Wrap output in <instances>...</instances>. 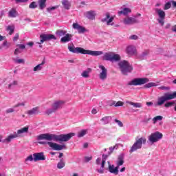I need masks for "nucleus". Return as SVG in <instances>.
<instances>
[{
  "label": "nucleus",
  "mask_w": 176,
  "mask_h": 176,
  "mask_svg": "<svg viewBox=\"0 0 176 176\" xmlns=\"http://www.w3.org/2000/svg\"><path fill=\"white\" fill-rule=\"evenodd\" d=\"M163 138V133H160L159 131H156L155 133H151L148 136V141L151 142V144H155V142H157V141L162 140Z\"/></svg>",
  "instance_id": "nucleus-11"
},
{
  "label": "nucleus",
  "mask_w": 176,
  "mask_h": 176,
  "mask_svg": "<svg viewBox=\"0 0 176 176\" xmlns=\"http://www.w3.org/2000/svg\"><path fill=\"white\" fill-rule=\"evenodd\" d=\"M100 163H101V159L97 158V160H96V164L98 165V164H100Z\"/></svg>",
  "instance_id": "nucleus-58"
},
{
  "label": "nucleus",
  "mask_w": 176,
  "mask_h": 176,
  "mask_svg": "<svg viewBox=\"0 0 176 176\" xmlns=\"http://www.w3.org/2000/svg\"><path fill=\"white\" fill-rule=\"evenodd\" d=\"M17 10L16 9L12 8L8 12V17H11L12 19H14V17H17Z\"/></svg>",
  "instance_id": "nucleus-26"
},
{
  "label": "nucleus",
  "mask_w": 176,
  "mask_h": 176,
  "mask_svg": "<svg viewBox=\"0 0 176 176\" xmlns=\"http://www.w3.org/2000/svg\"><path fill=\"white\" fill-rule=\"evenodd\" d=\"M170 8H171V1H168L165 4L164 10H168V9H170Z\"/></svg>",
  "instance_id": "nucleus-40"
},
{
  "label": "nucleus",
  "mask_w": 176,
  "mask_h": 176,
  "mask_svg": "<svg viewBox=\"0 0 176 176\" xmlns=\"http://www.w3.org/2000/svg\"><path fill=\"white\" fill-rule=\"evenodd\" d=\"M156 87V83L155 82H148L144 85L145 89H150V87Z\"/></svg>",
  "instance_id": "nucleus-37"
},
{
  "label": "nucleus",
  "mask_w": 176,
  "mask_h": 176,
  "mask_svg": "<svg viewBox=\"0 0 176 176\" xmlns=\"http://www.w3.org/2000/svg\"><path fill=\"white\" fill-rule=\"evenodd\" d=\"M29 129L30 128L28 126H25L21 129H19L16 133H15L14 134H10L7 138L3 140V142L9 144V142L14 140V138H19V137H21V134H23V133H28Z\"/></svg>",
  "instance_id": "nucleus-4"
},
{
  "label": "nucleus",
  "mask_w": 176,
  "mask_h": 176,
  "mask_svg": "<svg viewBox=\"0 0 176 176\" xmlns=\"http://www.w3.org/2000/svg\"><path fill=\"white\" fill-rule=\"evenodd\" d=\"M72 27L74 30H77L78 34H84V32H86V28L79 25L78 23H74Z\"/></svg>",
  "instance_id": "nucleus-18"
},
{
  "label": "nucleus",
  "mask_w": 176,
  "mask_h": 176,
  "mask_svg": "<svg viewBox=\"0 0 176 176\" xmlns=\"http://www.w3.org/2000/svg\"><path fill=\"white\" fill-rule=\"evenodd\" d=\"M45 63H46V61L45 60V58H44L43 60V61L41 62V63H40V64L37 65L36 67H34L33 70L34 72L41 71L42 69V65H45Z\"/></svg>",
  "instance_id": "nucleus-28"
},
{
  "label": "nucleus",
  "mask_w": 176,
  "mask_h": 176,
  "mask_svg": "<svg viewBox=\"0 0 176 176\" xmlns=\"http://www.w3.org/2000/svg\"><path fill=\"white\" fill-rule=\"evenodd\" d=\"M68 50L72 53H80L81 54H89V56H101L104 54L102 51H92L89 50H85L80 47H74V46H69Z\"/></svg>",
  "instance_id": "nucleus-2"
},
{
  "label": "nucleus",
  "mask_w": 176,
  "mask_h": 176,
  "mask_svg": "<svg viewBox=\"0 0 176 176\" xmlns=\"http://www.w3.org/2000/svg\"><path fill=\"white\" fill-rule=\"evenodd\" d=\"M62 5L67 10H69L71 8V3L68 0H62Z\"/></svg>",
  "instance_id": "nucleus-27"
},
{
  "label": "nucleus",
  "mask_w": 176,
  "mask_h": 176,
  "mask_svg": "<svg viewBox=\"0 0 176 176\" xmlns=\"http://www.w3.org/2000/svg\"><path fill=\"white\" fill-rule=\"evenodd\" d=\"M124 102L122 101H118L116 103L115 107H123Z\"/></svg>",
  "instance_id": "nucleus-45"
},
{
  "label": "nucleus",
  "mask_w": 176,
  "mask_h": 176,
  "mask_svg": "<svg viewBox=\"0 0 176 176\" xmlns=\"http://www.w3.org/2000/svg\"><path fill=\"white\" fill-rule=\"evenodd\" d=\"M148 82H149V79L146 78H138L130 81L128 85L129 86H141L148 83Z\"/></svg>",
  "instance_id": "nucleus-10"
},
{
  "label": "nucleus",
  "mask_w": 176,
  "mask_h": 176,
  "mask_svg": "<svg viewBox=\"0 0 176 176\" xmlns=\"http://www.w3.org/2000/svg\"><path fill=\"white\" fill-rule=\"evenodd\" d=\"M29 116H32V115H38L39 113V107H36L27 111Z\"/></svg>",
  "instance_id": "nucleus-23"
},
{
  "label": "nucleus",
  "mask_w": 176,
  "mask_h": 176,
  "mask_svg": "<svg viewBox=\"0 0 176 176\" xmlns=\"http://www.w3.org/2000/svg\"><path fill=\"white\" fill-rule=\"evenodd\" d=\"M36 8H38V5H36V2L32 1L30 5H29V8L30 9H36Z\"/></svg>",
  "instance_id": "nucleus-38"
},
{
  "label": "nucleus",
  "mask_w": 176,
  "mask_h": 176,
  "mask_svg": "<svg viewBox=\"0 0 176 176\" xmlns=\"http://www.w3.org/2000/svg\"><path fill=\"white\" fill-rule=\"evenodd\" d=\"M113 19H114L113 16L111 17V15L109 14V13H107L106 17L102 19V23H104V21H107V25H109V24H111V23L113 21Z\"/></svg>",
  "instance_id": "nucleus-22"
},
{
  "label": "nucleus",
  "mask_w": 176,
  "mask_h": 176,
  "mask_svg": "<svg viewBox=\"0 0 176 176\" xmlns=\"http://www.w3.org/2000/svg\"><path fill=\"white\" fill-rule=\"evenodd\" d=\"M115 122H116V123H118V124L120 127H123V122H122L120 120L116 119Z\"/></svg>",
  "instance_id": "nucleus-46"
},
{
  "label": "nucleus",
  "mask_w": 176,
  "mask_h": 176,
  "mask_svg": "<svg viewBox=\"0 0 176 176\" xmlns=\"http://www.w3.org/2000/svg\"><path fill=\"white\" fill-rule=\"evenodd\" d=\"M38 7L42 10L46 8V0H38Z\"/></svg>",
  "instance_id": "nucleus-30"
},
{
  "label": "nucleus",
  "mask_w": 176,
  "mask_h": 176,
  "mask_svg": "<svg viewBox=\"0 0 176 176\" xmlns=\"http://www.w3.org/2000/svg\"><path fill=\"white\" fill-rule=\"evenodd\" d=\"M17 3L28 2V0H15Z\"/></svg>",
  "instance_id": "nucleus-56"
},
{
  "label": "nucleus",
  "mask_w": 176,
  "mask_h": 176,
  "mask_svg": "<svg viewBox=\"0 0 176 176\" xmlns=\"http://www.w3.org/2000/svg\"><path fill=\"white\" fill-rule=\"evenodd\" d=\"M101 167L102 168H104V167H105V161H102Z\"/></svg>",
  "instance_id": "nucleus-64"
},
{
  "label": "nucleus",
  "mask_w": 176,
  "mask_h": 176,
  "mask_svg": "<svg viewBox=\"0 0 176 176\" xmlns=\"http://www.w3.org/2000/svg\"><path fill=\"white\" fill-rule=\"evenodd\" d=\"M72 39V34L67 33L60 38V42H62V43H67V42L71 41Z\"/></svg>",
  "instance_id": "nucleus-19"
},
{
  "label": "nucleus",
  "mask_w": 176,
  "mask_h": 176,
  "mask_svg": "<svg viewBox=\"0 0 176 176\" xmlns=\"http://www.w3.org/2000/svg\"><path fill=\"white\" fill-rule=\"evenodd\" d=\"M87 133V131L86 130H81L78 133V138H81V137H85Z\"/></svg>",
  "instance_id": "nucleus-36"
},
{
  "label": "nucleus",
  "mask_w": 176,
  "mask_h": 176,
  "mask_svg": "<svg viewBox=\"0 0 176 176\" xmlns=\"http://www.w3.org/2000/svg\"><path fill=\"white\" fill-rule=\"evenodd\" d=\"M19 49H22V50H24L25 49V45H23V44H21V45H18Z\"/></svg>",
  "instance_id": "nucleus-57"
},
{
  "label": "nucleus",
  "mask_w": 176,
  "mask_h": 176,
  "mask_svg": "<svg viewBox=\"0 0 176 176\" xmlns=\"http://www.w3.org/2000/svg\"><path fill=\"white\" fill-rule=\"evenodd\" d=\"M130 39H132V40H134V41H137V39H138V36H137L135 34L131 35L130 36Z\"/></svg>",
  "instance_id": "nucleus-49"
},
{
  "label": "nucleus",
  "mask_w": 176,
  "mask_h": 176,
  "mask_svg": "<svg viewBox=\"0 0 176 176\" xmlns=\"http://www.w3.org/2000/svg\"><path fill=\"white\" fill-rule=\"evenodd\" d=\"M146 105H147L148 107H151V106L153 105V102H146Z\"/></svg>",
  "instance_id": "nucleus-59"
},
{
  "label": "nucleus",
  "mask_w": 176,
  "mask_h": 176,
  "mask_svg": "<svg viewBox=\"0 0 176 176\" xmlns=\"http://www.w3.org/2000/svg\"><path fill=\"white\" fill-rule=\"evenodd\" d=\"M14 85H17V81H14L12 84L9 85V87H10V86H13Z\"/></svg>",
  "instance_id": "nucleus-63"
},
{
  "label": "nucleus",
  "mask_w": 176,
  "mask_h": 176,
  "mask_svg": "<svg viewBox=\"0 0 176 176\" xmlns=\"http://www.w3.org/2000/svg\"><path fill=\"white\" fill-rule=\"evenodd\" d=\"M72 137H75V133L60 135L43 133L39 135L37 137V140L38 141L45 140L46 141H56V142H67V141H69Z\"/></svg>",
  "instance_id": "nucleus-1"
},
{
  "label": "nucleus",
  "mask_w": 176,
  "mask_h": 176,
  "mask_svg": "<svg viewBox=\"0 0 176 176\" xmlns=\"http://www.w3.org/2000/svg\"><path fill=\"white\" fill-rule=\"evenodd\" d=\"M40 42H38V45H42L43 42H46V41H50V39L56 40V36L54 34H42L40 35Z\"/></svg>",
  "instance_id": "nucleus-12"
},
{
  "label": "nucleus",
  "mask_w": 176,
  "mask_h": 176,
  "mask_svg": "<svg viewBox=\"0 0 176 176\" xmlns=\"http://www.w3.org/2000/svg\"><path fill=\"white\" fill-rule=\"evenodd\" d=\"M34 160V157H32V155H29L26 159L25 162H32Z\"/></svg>",
  "instance_id": "nucleus-47"
},
{
  "label": "nucleus",
  "mask_w": 176,
  "mask_h": 176,
  "mask_svg": "<svg viewBox=\"0 0 176 176\" xmlns=\"http://www.w3.org/2000/svg\"><path fill=\"white\" fill-rule=\"evenodd\" d=\"M138 23H140V21H138L135 18L129 16L124 19V23L126 24L127 25H131L132 24H138Z\"/></svg>",
  "instance_id": "nucleus-16"
},
{
  "label": "nucleus",
  "mask_w": 176,
  "mask_h": 176,
  "mask_svg": "<svg viewBox=\"0 0 176 176\" xmlns=\"http://www.w3.org/2000/svg\"><path fill=\"white\" fill-rule=\"evenodd\" d=\"M81 76H82V78H89V76H90L89 75V72L84 71L81 74Z\"/></svg>",
  "instance_id": "nucleus-42"
},
{
  "label": "nucleus",
  "mask_w": 176,
  "mask_h": 176,
  "mask_svg": "<svg viewBox=\"0 0 176 176\" xmlns=\"http://www.w3.org/2000/svg\"><path fill=\"white\" fill-rule=\"evenodd\" d=\"M157 120H163V116H157L155 117V118L153 119V123H156V122H157Z\"/></svg>",
  "instance_id": "nucleus-39"
},
{
  "label": "nucleus",
  "mask_w": 176,
  "mask_h": 176,
  "mask_svg": "<svg viewBox=\"0 0 176 176\" xmlns=\"http://www.w3.org/2000/svg\"><path fill=\"white\" fill-rule=\"evenodd\" d=\"M142 144H146V138H140L137 140L131 146L129 152L133 153V152H135V151H138V149H141L142 148Z\"/></svg>",
  "instance_id": "nucleus-8"
},
{
  "label": "nucleus",
  "mask_w": 176,
  "mask_h": 176,
  "mask_svg": "<svg viewBox=\"0 0 176 176\" xmlns=\"http://www.w3.org/2000/svg\"><path fill=\"white\" fill-rule=\"evenodd\" d=\"M6 31H9V35H12L14 32V25H8L6 28Z\"/></svg>",
  "instance_id": "nucleus-32"
},
{
  "label": "nucleus",
  "mask_w": 176,
  "mask_h": 176,
  "mask_svg": "<svg viewBox=\"0 0 176 176\" xmlns=\"http://www.w3.org/2000/svg\"><path fill=\"white\" fill-rule=\"evenodd\" d=\"M156 12L160 17L157 21L163 27V25H164V19H166V12L160 9H157Z\"/></svg>",
  "instance_id": "nucleus-13"
},
{
  "label": "nucleus",
  "mask_w": 176,
  "mask_h": 176,
  "mask_svg": "<svg viewBox=\"0 0 176 176\" xmlns=\"http://www.w3.org/2000/svg\"><path fill=\"white\" fill-rule=\"evenodd\" d=\"M95 14L94 11H89L87 12V17L90 20H93L94 19Z\"/></svg>",
  "instance_id": "nucleus-35"
},
{
  "label": "nucleus",
  "mask_w": 176,
  "mask_h": 176,
  "mask_svg": "<svg viewBox=\"0 0 176 176\" xmlns=\"http://www.w3.org/2000/svg\"><path fill=\"white\" fill-rule=\"evenodd\" d=\"M129 13H131V9L125 8L122 9V10L118 12V16H122V14H124V16H127Z\"/></svg>",
  "instance_id": "nucleus-24"
},
{
  "label": "nucleus",
  "mask_w": 176,
  "mask_h": 176,
  "mask_svg": "<svg viewBox=\"0 0 176 176\" xmlns=\"http://www.w3.org/2000/svg\"><path fill=\"white\" fill-rule=\"evenodd\" d=\"M107 159H108V155H105V154H103L102 155V161L105 162L107 160Z\"/></svg>",
  "instance_id": "nucleus-54"
},
{
  "label": "nucleus",
  "mask_w": 176,
  "mask_h": 176,
  "mask_svg": "<svg viewBox=\"0 0 176 176\" xmlns=\"http://www.w3.org/2000/svg\"><path fill=\"white\" fill-rule=\"evenodd\" d=\"M85 162H90V160H91V159H93L91 157H85Z\"/></svg>",
  "instance_id": "nucleus-55"
},
{
  "label": "nucleus",
  "mask_w": 176,
  "mask_h": 176,
  "mask_svg": "<svg viewBox=\"0 0 176 176\" xmlns=\"http://www.w3.org/2000/svg\"><path fill=\"white\" fill-rule=\"evenodd\" d=\"M91 113H93V115H96V113H97V109H93L91 111Z\"/></svg>",
  "instance_id": "nucleus-61"
},
{
  "label": "nucleus",
  "mask_w": 176,
  "mask_h": 176,
  "mask_svg": "<svg viewBox=\"0 0 176 176\" xmlns=\"http://www.w3.org/2000/svg\"><path fill=\"white\" fill-rule=\"evenodd\" d=\"M12 112H14V109L10 108L6 110L7 113H12Z\"/></svg>",
  "instance_id": "nucleus-53"
},
{
  "label": "nucleus",
  "mask_w": 176,
  "mask_h": 176,
  "mask_svg": "<svg viewBox=\"0 0 176 176\" xmlns=\"http://www.w3.org/2000/svg\"><path fill=\"white\" fill-rule=\"evenodd\" d=\"M118 65L121 69L122 74L123 75H127V74L133 71V66L129 63L127 60H122L118 63Z\"/></svg>",
  "instance_id": "nucleus-5"
},
{
  "label": "nucleus",
  "mask_w": 176,
  "mask_h": 176,
  "mask_svg": "<svg viewBox=\"0 0 176 176\" xmlns=\"http://www.w3.org/2000/svg\"><path fill=\"white\" fill-rule=\"evenodd\" d=\"M33 157H34V162H39L41 160H46V157L45 156V154L43 152L34 153Z\"/></svg>",
  "instance_id": "nucleus-17"
},
{
  "label": "nucleus",
  "mask_w": 176,
  "mask_h": 176,
  "mask_svg": "<svg viewBox=\"0 0 176 176\" xmlns=\"http://www.w3.org/2000/svg\"><path fill=\"white\" fill-rule=\"evenodd\" d=\"M19 34L16 33V34H15V36L13 38L14 42H16V41H17V40L19 39Z\"/></svg>",
  "instance_id": "nucleus-52"
},
{
  "label": "nucleus",
  "mask_w": 176,
  "mask_h": 176,
  "mask_svg": "<svg viewBox=\"0 0 176 176\" xmlns=\"http://www.w3.org/2000/svg\"><path fill=\"white\" fill-rule=\"evenodd\" d=\"M102 60L104 61H120V55L118 54H114L112 52H106L102 56Z\"/></svg>",
  "instance_id": "nucleus-6"
},
{
  "label": "nucleus",
  "mask_w": 176,
  "mask_h": 176,
  "mask_svg": "<svg viewBox=\"0 0 176 176\" xmlns=\"http://www.w3.org/2000/svg\"><path fill=\"white\" fill-rule=\"evenodd\" d=\"M56 35H58V36H64V35L67 34V30H56Z\"/></svg>",
  "instance_id": "nucleus-33"
},
{
  "label": "nucleus",
  "mask_w": 176,
  "mask_h": 176,
  "mask_svg": "<svg viewBox=\"0 0 176 176\" xmlns=\"http://www.w3.org/2000/svg\"><path fill=\"white\" fill-rule=\"evenodd\" d=\"M99 68L102 71L99 75V78L102 80H104L108 75V69H107V68H105V67L102 65H99Z\"/></svg>",
  "instance_id": "nucleus-14"
},
{
  "label": "nucleus",
  "mask_w": 176,
  "mask_h": 176,
  "mask_svg": "<svg viewBox=\"0 0 176 176\" xmlns=\"http://www.w3.org/2000/svg\"><path fill=\"white\" fill-rule=\"evenodd\" d=\"M124 163V155L123 154H121L118 155V160L116 161L117 167H120V166H123Z\"/></svg>",
  "instance_id": "nucleus-21"
},
{
  "label": "nucleus",
  "mask_w": 176,
  "mask_h": 176,
  "mask_svg": "<svg viewBox=\"0 0 176 176\" xmlns=\"http://www.w3.org/2000/svg\"><path fill=\"white\" fill-rule=\"evenodd\" d=\"M56 9V7H52L47 8V12H50V10H54Z\"/></svg>",
  "instance_id": "nucleus-60"
},
{
  "label": "nucleus",
  "mask_w": 176,
  "mask_h": 176,
  "mask_svg": "<svg viewBox=\"0 0 176 176\" xmlns=\"http://www.w3.org/2000/svg\"><path fill=\"white\" fill-rule=\"evenodd\" d=\"M159 90H166V91H168L170 90V87H166V86H161L158 87Z\"/></svg>",
  "instance_id": "nucleus-44"
},
{
  "label": "nucleus",
  "mask_w": 176,
  "mask_h": 176,
  "mask_svg": "<svg viewBox=\"0 0 176 176\" xmlns=\"http://www.w3.org/2000/svg\"><path fill=\"white\" fill-rule=\"evenodd\" d=\"M112 120V118L111 116H105L102 118L100 120L102 122L103 124H108L109 122Z\"/></svg>",
  "instance_id": "nucleus-29"
},
{
  "label": "nucleus",
  "mask_w": 176,
  "mask_h": 176,
  "mask_svg": "<svg viewBox=\"0 0 176 176\" xmlns=\"http://www.w3.org/2000/svg\"><path fill=\"white\" fill-rule=\"evenodd\" d=\"M54 112H56V110H54V109L52 108V109H47L45 113L46 115H52V113H54Z\"/></svg>",
  "instance_id": "nucleus-41"
},
{
  "label": "nucleus",
  "mask_w": 176,
  "mask_h": 176,
  "mask_svg": "<svg viewBox=\"0 0 176 176\" xmlns=\"http://www.w3.org/2000/svg\"><path fill=\"white\" fill-rule=\"evenodd\" d=\"M19 53H21V51L19 48H16L14 52V54L15 56H17V54H19Z\"/></svg>",
  "instance_id": "nucleus-50"
},
{
  "label": "nucleus",
  "mask_w": 176,
  "mask_h": 176,
  "mask_svg": "<svg viewBox=\"0 0 176 176\" xmlns=\"http://www.w3.org/2000/svg\"><path fill=\"white\" fill-rule=\"evenodd\" d=\"M25 104H24V102L22 103H18L16 105L13 106V108H17L19 107H24Z\"/></svg>",
  "instance_id": "nucleus-48"
},
{
  "label": "nucleus",
  "mask_w": 176,
  "mask_h": 176,
  "mask_svg": "<svg viewBox=\"0 0 176 176\" xmlns=\"http://www.w3.org/2000/svg\"><path fill=\"white\" fill-rule=\"evenodd\" d=\"M109 171L111 174H115V175H118L119 174V166H116L113 165L109 166Z\"/></svg>",
  "instance_id": "nucleus-20"
},
{
  "label": "nucleus",
  "mask_w": 176,
  "mask_h": 176,
  "mask_svg": "<svg viewBox=\"0 0 176 176\" xmlns=\"http://www.w3.org/2000/svg\"><path fill=\"white\" fill-rule=\"evenodd\" d=\"M40 145H49L50 148L54 149V151H63V149H65V145H60L57 143H53L52 142H45V141H40L38 142Z\"/></svg>",
  "instance_id": "nucleus-9"
},
{
  "label": "nucleus",
  "mask_w": 176,
  "mask_h": 176,
  "mask_svg": "<svg viewBox=\"0 0 176 176\" xmlns=\"http://www.w3.org/2000/svg\"><path fill=\"white\" fill-rule=\"evenodd\" d=\"M64 104H65L64 100H57L52 104V107L54 109V111L56 112L58 109H61V108H63V105H64Z\"/></svg>",
  "instance_id": "nucleus-15"
},
{
  "label": "nucleus",
  "mask_w": 176,
  "mask_h": 176,
  "mask_svg": "<svg viewBox=\"0 0 176 176\" xmlns=\"http://www.w3.org/2000/svg\"><path fill=\"white\" fill-rule=\"evenodd\" d=\"M63 167H65V162L63 159H61L57 164V168L61 169L63 168Z\"/></svg>",
  "instance_id": "nucleus-34"
},
{
  "label": "nucleus",
  "mask_w": 176,
  "mask_h": 176,
  "mask_svg": "<svg viewBox=\"0 0 176 176\" xmlns=\"http://www.w3.org/2000/svg\"><path fill=\"white\" fill-rule=\"evenodd\" d=\"M15 63H17V64H21L24 63V59H17L15 60Z\"/></svg>",
  "instance_id": "nucleus-51"
},
{
  "label": "nucleus",
  "mask_w": 176,
  "mask_h": 176,
  "mask_svg": "<svg viewBox=\"0 0 176 176\" xmlns=\"http://www.w3.org/2000/svg\"><path fill=\"white\" fill-rule=\"evenodd\" d=\"M174 105V102H168L164 104L165 108H170Z\"/></svg>",
  "instance_id": "nucleus-43"
},
{
  "label": "nucleus",
  "mask_w": 176,
  "mask_h": 176,
  "mask_svg": "<svg viewBox=\"0 0 176 176\" xmlns=\"http://www.w3.org/2000/svg\"><path fill=\"white\" fill-rule=\"evenodd\" d=\"M126 52L128 54L133 55L137 53V50H135V47L129 46L126 48Z\"/></svg>",
  "instance_id": "nucleus-25"
},
{
  "label": "nucleus",
  "mask_w": 176,
  "mask_h": 176,
  "mask_svg": "<svg viewBox=\"0 0 176 176\" xmlns=\"http://www.w3.org/2000/svg\"><path fill=\"white\" fill-rule=\"evenodd\" d=\"M174 98H176V91L172 94L165 93L164 96L158 97L155 107H162L166 101H170V100H174Z\"/></svg>",
  "instance_id": "nucleus-3"
},
{
  "label": "nucleus",
  "mask_w": 176,
  "mask_h": 176,
  "mask_svg": "<svg viewBox=\"0 0 176 176\" xmlns=\"http://www.w3.org/2000/svg\"><path fill=\"white\" fill-rule=\"evenodd\" d=\"M127 104L129 105H132L134 108H142V104L138 102H127Z\"/></svg>",
  "instance_id": "nucleus-31"
},
{
  "label": "nucleus",
  "mask_w": 176,
  "mask_h": 176,
  "mask_svg": "<svg viewBox=\"0 0 176 176\" xmlns=\"http://www.w3.org/2000/svg\"><path fill=\"white\" fill-rule=\"evenodd\" d=\"M170 3H172L173 6L174 8H176V1H170Z\"/></svg>",
  "instance_id": "nucleus-62"
},
{
  "label": "nucleus",
  "mask_w": 176,
  "mask_h": 176,
  "mask_svg": "<svg viewBox=\"0 0 176 176\" xmlns=\"http://www.w3.org/2000/svg\"><path fill=\"white\" fill-rule=\"evenodd\" d=\"M142 144H146V138H140L137 140L131 146L129 152L133 153V152H135V151H138V149H141L142 148Z\"/></svg>",
  "instance_id": "nucleus-7"
}]
</instances>
